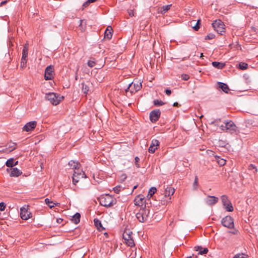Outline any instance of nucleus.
Here are the masks:
<instances>
[{
	"instance_id": "nucleus-1",
	"label": "nucleus",
	"mask_w": 258,
	"mask_h": 258,
	"mask_svg": "<svg viewBox=\"0 0 258 258\" xmlns=\"http://www.w3.org/2000/svg\"><path fill=\"white\" fill-rule=\"evenodd\" d=\"M225 125H221V128L222 131L230 134L237 135L239 133L238 127L232 120L226 121L225 122Z\"/></svg>"
},
{
	"instance_id": "nucleus-2",
	"label": "nucleus",
	"mask_w": 258,
	"mask_h": 258,
	"mask_svg": "<svg viewBox=\"0 0 258 258\" xmlns=\"http://www.w3.org/2000/svg\"><path fill=\"white\" fill-rule=\"evenodd\" d=\"M99 202L101 205L106 207H110L115 205L116 201L112 196L106 194L100 197Z\"/></svg>"
},
{
	"instance_id": "nucleus-3",
	"label": "nucleus",
	"mask_w": 258,
	"mask_h": 258,
	"mask_svg": "<svg viewBox=\"0 0 258 258\" xmlns=\"http://www.w3.org/2000/svg\"><path fill=\"white\" fill-rule=\"evenodd\" d=\"M63 98V96L60 97L57 94L54 93H49L45 96L46 99L49 100L53 105H56L60 101L61 99Z\"/></svg>"
},
{
	"instance_id": "nucleus-4",
	"label": "nucleus",
	"mask_w": 258,
	"mask_h": 258,
	"mask_svg": "<svg viewBox=\"0 0 258 258\" xmlns=\"http://www.w3.org/2000/svg\"><path fill=\"white\" fill-rule=\"evenodd\" d=\"M212 25L214 30L218 34L223 35V33L225 32V25L221 20H216L212 23Z\"/></svg>"
},
{
	"instance_id": "nucleus-5",
	"label": "nucleus",
	"mask_w": 258,
	"mask_h": 258,
	"mask_svg": "<svg viewBox=\"0 0 258 258\" xmlns=\"http://www.w3.org/2000/svg\"><path fill=\"white\" fill-rule=\"evenodd\" d=\"M149 213L150 211L148 209L142 208L137 213L136 217L140 222H144L147 220Z\"/></svg>"
},
{
	"instance_id": "nucleus-6",
	"label": "nucleus",
	"mask_w": 258,
	"mask_h": 258,
	"mask_svg": "<svg viewBox=\"0 0 258 258\" xmlns=\"http://www.w3.org/2000/svg\"><path fill=\"white\" fill-rule=\"evenodd\" d=\"M132 234V232L130 231H125L122 234V237L124 240L125 243L130 247L135 246L134 241L133 239Z\"/></svg>"
},
{
	"instance_id": "nucleus-7",
	"label": "nucleus",
	"mask_w": 258,
	"mask_h": 258,
	"mask_svg": "<svg viewBox=\"0 0 258 258\" xmlns=\"http://www.w3.org/2000/svg\"><path fill=\"white\" fill-rule=\"evenodd\" d=\"M221 224L229 229L234 227V219L230 216H226L221 220Z\"/></svg>"
},
{
	"instance_id": "nucleus-8",
	"label": "nucleus",
	"mask_w": 258,
	"mask_h": 258,
	"mask_svg": "<svg viewBox=\"0 0 258 258\" xmlns=\"http://www.w3.org/2000/svg\"><path fill=\"white\" fill-rule=\"evenodd\" d=\"M87 176L84 172L82 170L78 169V170L75 171L72 177L73 183L74 185H76L79 180L83 178H86Z\"/></svg>"
},
{
	"instance_id": "nucleus-9",
	"label": "nucleus",
	"mask_w": 258,
	"mask_h": 258,
	"mask_svg": "<svg viewBox=\"0 0 258 258\" xmlns=\"http://www.w3.org/2000/svg\"><path fill=\"white\" fill-rule=\"evenodd\" d=\"M142 88V84L138 81L134 80L132 83L128 85L126 91H130L131 93L137 92Z\"/></svg>"
},
{
	"instance_id": "nucleus-10",
	"label": "nucleus",
	"mask_w": 258,
	"mask_h": 258,
	"mask_svg": "<svg viewBox=\"0 0 258 258\" xmlns=\"http://www.w3.org/2000/svg\"><path fill=\"white\" fill-rule=\"evenodd\" d=\"M21 218L24 220H28L32 217V214L28 211V207L24 206L20 208Z\"/></svg>"
},
{
	"instance_id": "nucleus-11",
	"label": "nucleus",
	"mask_w": 258,
	"mask_h": 258,
	"mask_svg": "<svg viewBox=\"0 0 258 258\" xmlns=\"http://www.w3.org/2000/svg\"><path fill=\"white\" fill-rule=\"evenodd\" d=\"M161 112L159 109H156L151 111L150 113V119L152 122H155L159 118Z\"/></svg>"
},
{
	"instance_id": "nucleus-12",
	"label": "nucleus",
	"mask_w": 258,
	"mask_h": 258,
	"mask_svg": "<svg viewBox=\"0 0 258 258\" xmlns=\"http://www.w3.org/2000/svg\"><path fill=\"white\" fill-rule=\"evenodd\" d=\"M53 68L52 66H49L45 70L44 78L46 80H50L53 78Z\"/></svg>"
},
{
	"instance_id": "nucleus-13",
	"label": "nucleus",
	"mask_w": 258,
	"mask_h": 258,
	"mask_svg": "<svg viewBox=\"0 0 258 258\" xmlns=\"http://www.w3.org/2000/svg\"><path fill=\"white\" fill-rule=\"evenodd\" d=\"M159 142L156 139H153L151 141V145L148 149L149 153H153L157 149L158 147L159 146Z\"/></svg>"
},
{
	"instance_id": "nucleus-14",
	"label": "nucleus",
	"mask_w": 258,
	"mask_h": 258,
	"mask_svg": "<svg viewBox=\"0 0 258 258\" xmlns=\"http://www.w3.org/2000/svg\"><path fill=\"white\" fill-rule=\"evenodd\" d=\"M36 121H31L27 123L23 127V131L30 132L34 129L36 126Z\"/></svg>"
},
{
	"instance_id": "nucleus-15",
	"label": "nucleus",
	"mask_w": 258,
	"mask_h": 258,
	"mask_svg": "<svg viewBox=\"0 0 258 258\" xmlns=\"http://www.w3.org/2000/svg\"><path fill=\"white\" fill-rule=\"evenodd\" d=\"M7 171L9 172L11 171L10 173V176L11 177H18L19 176L21 175L22 173V172L18 169L17 168H11L10 169H7Z\"/></svg>"
},
{
	"instance_id": "nucleus-16",
	"label": "nucleus",
	"mask_w": 258,
	"mask_h": 258,
	"mask_svg": "<svg viewBox=\"0 0 258 258\" xmlns=\"http://www.w3.org/2000/svg\"><path fill=\"white\" fill-rule=\"evenodd\" d=\"M218 201V198L215 196H209L206 199V203L209 205H214Z\"/></svg>"
},
{
	"instance_id": "nucleus-17",
	"label": "nucleus",
	"mask_w": 258,
	"mask_h": 258,
	"mask_svg": "<svg viewBox=\"0 0 258 258\" xmlns=\"http://www.w3.org/2000/svg\"><path fill=\"white\" fill-rule=\"evenodd\" d=\"M144 202V198L142 195H138L134 200L135 205L139 206H142Z\"/></svg>"
},
{
	"instance_id": "nucleus-18",
	"label": "nucleus",
	"mask_w": 258,
	"mask_h": 258,
	"mask_svg": "<svg viewBox=\"0 0 258 258\" xmlns=\"http://www.w3.org/2000/svg\"><path fill=\"white\" fill-rule=\"evenodd\" d=\"M196 251H199L198 254L203 255L206 254L208 252V249L206 247H203L201 246H196L194 247Z\"/></svg>"
},
{
	"instance_id": "nucleus-19",
	"label": "nucleus",
	"mask_w": 258,
	"mask_h": 258,
	"mask_svg": "<svg viewBox=\"0 0 258 258\" xmlns=\"http://www.w3.org/2000/svg\"><path fill=\"white\" fill-rule=\"evenodd\" d=\"M112 29L111 26H108L104 32V38L110 40L112 36Z\"/></svg>"
},
{
	"instance_id": "nucleus-20",
	"label": "nucleus",
	"mask_w": 258,
	"mask_h": 258,
	"mask_svg": "<svg viewBox=\"0 0 258 258\" xmlns=\"http://www.w3.org/2000/svg\"><path fill=\"white\" fill-rule=\"evenodd\" d=\"M68 165L73 169H75V171L78 170V169H79L80 167L81 166L80 164L78 162H77V161H75L74 160L70 161L69 162Z\"/></svg>"
},
{
	"instance_id": "nucleus-21",
	"label": "nucleus",
	"mask_w": 258,
	"mask_h": 258,
	"mask_svg": "<svg viewBox=\"0 0 258 258\" xmlns=\"http://www.w3.org/2000/svg\"><path fill=\"white\" fill-rule=\"evenodd\" d=\"M217 84L218 87L226 93H227L230 90L228 85L224 83L218 82Z\"/></svg>"
},
{
	"instance_id": "nucleus-22",
	"label": "nucleus",
	"mask_w": 258,
	"mask_h": 258,
	"mask_svg": "<svg viewBox=\"0 0 258 258\" xmlns=\"http://www.w3.org/2000/svg\"><path fill=\"white\" fill-rule=\"evenodd\" d=\"M175 189L172 187H167L165 189L164 195L165 197H170L174 193Z\"/></svg>"
},
{
	"instance_id": "nucleus-23",
	"label": "nucleus",
	"mask_w": 258,
	"mask_h": 258,
	"mask_svg": "<svg viewBox=\"0 0 258 258\" xmlns=\"http://www.w3.org/2000/svg\"><path fill=\"white\" fill-rule=\"evenodd\" d=\"M94 225L98 230L99 231H103L104 230V228L102 226L101 222L100 220L97 218L94 219Z\"/></svg>"
},
{
	"instance_id": "nucleus-24",
	"label": "nucleus",
	"mask_w": 258,
	"mask_h": 258,
	"mask_svg": "<svg viewBox=\"0 0 258 258\" xmlns=\"http://www.w3.org/2000/svg\"><path fill=\"white\" fill-rule=\"evenodd\" d=\"M28 50H29V46L28 44L26 43L23 47V51H22V56L23 58H27L28 56Z\"/></svg>"
},
{
	"instance_id": "nucleus-25",
	"label": "nucleus",
	"mask_w": 258,
	"mask_h": 258,
	"mask_svg": "<svg viewBox=\"0 0 258 258\" xmlns=\"http://www.w3.org/2000/svg\"><path fill=\"white\" fill-rule=\"evenodd\" d=\"M81 215L79 213H76L72 217V221L73 223L77 224L80 222Z\"/></svg>"
},
{
	"instance_id": "nucleus-26",
	"label": "nucleus",
	"mask_w": 258,
	"mask_h": 258,
	"mask_svg": "<svg viewBox=\"0 0 258 258\" xmlns=\"http://www.w3.org/2000/svg\"><path fill=\"white\" fill-rule=\"evenodd\" d=\"M212 64L214 67H215V68H217L218 69H223L225 65L224 63H222V62H217V61H213L212 62Z\"/></svg>"
},
{
	"instance_id": "nucleus-27",
	"label": "nucleus",
	"mask_w": 258,
	"mask_h": 258,
	"mask_svg": "<svg viewBox=\"0 0 258 258\" xmlns=\"http://www.w3.org/2000/svg\"><path fill=\"white\" fill-rule=\"evenodd\" d=\"M45 202L46 204L50 208H52L54 207V206H57L59 205V203H54L52 201H50L49 199L46 198L45 199Z\"/></svg>"
},
{
	"instance_id": "nucleus-28",
	"label": "nucleus",
	"mask_w": 258,
	"mask_h": 258,
	"mask_svg": "<svg viewBox=\"0 0 258 258\" xmlns=\"http://www.w3.org/2000/svg\"><path fill=\"white\" fill-rule=\"evenodd\" d=\"M223 206L227 211L232 212L233 211V207L231 202H229L225 205H223Z\"/></svg>"
},
{
	"instance_id": "nucleus-29",
	"label": "nucleus",
	"mask_w": 258,
	"mask_h": 258,
	"mask_svg": "<svg viewBox=\"0 0 258 258\" xmlns=\"http://www.w3.org/2000/svg\"><path fill=\"white\" fill-rule=\"evenodd\" d=\"M14 159L13 158L9 159L6 162V165L8 167L12 168L14 166Z\"/></svg>"
},
{
	"instance_id": "nucleus-30",
	"label": "nucleus",
	"mask_w": 258,
	"mask_h": 258,
	"mask_svg": "<svg viewBox=\"0 0 258 258\" xmlns=\"http://www.w3.org/2000/svg\"><path fill=\"white\" fill-rule=\"evenodd\" d=\"M157 189L155 187H152L149 190L147 197L150 198L156 192Z\"/></svg>"
},
{
	"instance_id": "nucleus-31",
	"label": "nucleus",
	"mask_w": 258,
	"mask_h": 258,
	"mask_svg": "<svg viewBox=\"0 0 258 258\" xmlns=\"http://www.w3.org/2000/svg\"><path fill=\"white\" fill-rule=\"evenodd\" d=\"M217 162L218 163V164L220 166H223L226 164V160L223 158H221L219 157H216Z\"/></svg>"
},
{
	"instance_id": "nucleus-32",
	"label": "nucleus",
	"mask_w": 258,
	"mask_h": 258,
	"mask_svg": "<svg viewBox=\"0 0 258 258\" xmlns=\"http://www.w3.org/2000/svg\"><path fill=\"white\" fill-rule=\"evenodd\" d=\"M221 201H222L223 205H225L229 202H230V201L229 200L227 196H226L225 195L222 196L221 197Z\"/></svg>"
},
{
	"instance_id": "nucleus-33",
	"label": "nucleus",
	"mask_w": 258,
	"mask_h": 258,
	"mask_svg": "<svg viewBox=\"0 0 258 258\" xmlns=\"http://www.w3.org/2000/svg\"><path fill=\"white\" fill-rule=\"evenodd\" d=\"M248 169L251 171L253 170V173L254 174H255L258 171L257 167L254 165L252 164L248 165Z\"/></svg>"
},
{
	"instance_id": "nucleus-34",
	"label": "nucleus",
	"mask_w": 258,
	"mask_h": 258,
	"mask_svg": "<svg viewBox=\"0 0 258 258\" xmlns=\"http://www.w3.org/2000/svg\"><path fill=\"white\" fill-rule=\"evenodd\" d=\"M82 91L84 94H87L89 91V87L84 83H82Z\"/></svg>"
},
{
	"instance_id": "nucleus-35",
	"label": "nucleus",
	"mask_w": 258,
	"mask_h": 258,
	"mask_svg": "<svg viewBox=\"0 0 258 258\" xmlns=\"http://www.w3.org/2000/svg\"><path fill=\"white\" fill-rule=\"evenodd\" d=\"M248 64L246 63L241 62L239 63V69L242 70H244L247 68Z\"/></svg>"
},
{
	"instance_id": "nucleus-36",
	"label": "nucleus",
	"mask_w": 258,
	"mask_h": 258,
	"mask_svg": "<svg viewBox=\"0 0 258 258\" xmlns=\"http://www.w3.org/2000/svg\"><path fill=\"white\" fill-rule=\"evenodd\" d=\"M171 5H168L166 6H163L161 8V12L162 13H165L167 12L170 8Z\"/></svg>"
},
{
	"instance_id": "nucleus-37",
	"label": "nucleus",
	"mask_w": 258,
	"mask_h": 258,
	"mask_svg": "<svg viewBox=\"0 0 258 258\" xmlns=\"http://www.w3.org/2000/svg\"><path fill=\"white\" fill-rule=\"evenodd\" d=\"M153 104L155 106H159L164 105L165 103L161 100H155L153 101Z\"/></svg>"
},
{
	"instance_id": "nucleus-38",
	"label": "nucleus",
	"mask_w": 258,
	"mask_h": 258,
	"mask_svg": "<svg viewBox=\"0 0 258 258\" xmlns=\"http://www.w3.org/2000/svg\"><path fill=\"white\" fill-rule=\"evenodd\" d=\"M27 62V58L22 57L21 61V68H25L26 67Z\"/></svg>"
},
{
	"instance_id": "nucleus-39",
	"label": "nucleus",
	"mask_w": 258,
	"mask_h": 258,
	"mask_svg": "<svg viewBox=\"0 0 258 258\" xmlns=\"http://www.w3.org/2000/svg\"><path fill=\"white\" fill-rule=\"evenodd\" d=\"M96 64V61L94 60V59L93 60H89L87 62V64L90 68H93Z\"/></svg>"
},
{
	"instance_id": "nucleus-40",
	"label": "nucleus",
	"mask_w": 258,
	"mask_h": 258,
	"mask_svg": "<svg viewBox=\"0 0 258 258\" xmlns=\"http://www.w3.org/2000/svg\"><path fill=\"white\" fill-rule=\"evenodd\" d=\"M198 186V178L197 176H196L195 180L193 183V189L194 190L197 189Z\"/></svg>"
},
{
	"instance_id": "nucleus-41",
	"label": "nucleus",
	"mask_w": 258,
	"mask_h": 258,
	"mask_svg": "<svg viewBox=\"0 0 258 258\" xmlns=\"http://www.w3.org/2000/svg\"><path fill=\"white\" fill-rule=\"evenodd\" d=\"M233 258H248L247 255L244 253H238L236 254Z\"/></svg>"
},
{
	"instance_id": "nucleus-42",
	"label": "nucleus",
	"mask_w": 258,
	"mask_h": 258,
	"mask_svg": "<svg viewBox=\"0 0 258 258\" xmlns=\"http://www.w3.org/2000/svg\"><path fill=\"white\" fill-rule=\"evenodd\" d=\"M200 25H201V20H198L196 23V24L195 26H192V28L196 31H198L200 27Z\"/></svg>"
},
{
	"instance_id": "nucleus-43",
	"label": "nucleus",
	"mask_w": 258,
	"mask_h": 258,
	"mask_svg": "<svg viewBox=\"0 0 258 258\" xmlns=\"http://www.w3.org/2000/svg\"><path fill=\"white\" fill-rule=\"evenodd\" d=\"M120 188H121V186L120 185H118V186H116L113 187V189L115 193L118 194L119 192V191H120Z\"/></svg>"
},
{
	"instance_id": "nucleus-44",
	"label": "nucleus",
	"mask_w": 258,
	"mask_h": 258,
	"mask_svg": "<svg viewBox=\"0 0 258 258\" xmlns=\"http://www.w3.org/2000/svg\"><path fill=\"white\" fill-rule=\"evenodd\" d=\"M215 36L214 34L210 33L206 36L205 39H212L215 37Z\"/></svg>"
},
{
	"instance_id": "nucleus-45",
	"label": "nucleus",
	"mask_w": 258,
	"mask_h": 258,
	"mask_svg": "<svg viewBox=\"0 0 258 258\" xmlns=\"http://www.w3.org/2000/svg\"><path fill=\"white\" fill-rule=\"evenodd\" d=\"M135 165H136V167L137 168L140 167V166L139 164L138 163V162L140 161V158L138 157H136L135 158Z\"/></svg>"
},
{
	"instance_id": "nucleus-46",
	"label": "nucleus",
	"mask_w": 258,
	"mask_h": 258,
	"mask_svg": "<svg viewBox=\"0 0 258 258\" xmlns=\"http://www.w3.org/2000/svg\"><path fill=\"white\" fill-rule=\"evenodd\" d=\"M5 208H6V204L3 202L0 203V211H3L5 210Z\"/></svg>"
},
{
	"instance_id": "nucleus-47",
	"label": "nucleus",
	"mask_w": 258,
	"mask_h": 258,
	"mask_svg": "<svg viewBox=\"0 0 258 258\" xmlns=\"http://www.w3.org/2000/svg\"><path fill=\"white\" fill-rule=\"evenodd\" d=\"M181 78L184 81H187L189 79V76L187 74H182L181 75Z\"/></svg>"
},
{
	"instance_id": "nucleus-48",
	"label": "nucleus",
	"mask_w": 258,
	"mask_h": 258,
	"mask_svg": "<svg viewBox=\"0 0 258 258\" xmlns=\"http://www.w3.org/2000/svg\"><path fill=\"white\" fill-rule=\"evenodd\" d=\"M16 145L15 143H13V145H12L10 147V148H11V149L9 151V152H11V151H13L14 150H15L16 148Z\"/></svg>"
},
{
	"instance_id": "nucleus-49",
	"label": "nucleus",
	"mask_w": 258,
	"mask_h": 258,
	"mask_svg": "<svg viewBox=\"0 0 258 258\" xmlns=\"http://www.w3.org/2000/svg\"><path fill=\"white\" fill-rule=\"evenodd\" d=\"M89 4H90V3H88V0H87L86 2H85L83 4V5L82 6V7H83L82 9H84L85 8L89 6Z\"/></svg>"
},
{
	"instance_id": "nucleus-50",
	"label": "nucleus",
	"mask_w": 258,
	"mask_h": 258,
	"mask_svg": "<svg viewBox=\"0 0 258 258\" xmlns=\"http://www.w3.org/2000/svg\"><path fill=\"white\" fill-rule=\"evenodd\" d=\"M165 92V93L168 96H169L171 93V91L168 89H166Z\"/></svg>"
},
{
	"instance_id": "nucleus-51",
	"label": "nucleus",
	"mask_w": 258,
	"mask_h": 258,
	"mask_svg": "<svg viewBox=\"0 0 258 258\" xmlns=\"http://www.w3.org/2000/svg\"><path fill=\"white\" fill-rule=\"evenodd\" d=\"M7 152V148L0 149V152L6 153Z\"/></svg>"
},
{
	"instance_id": "nucleus-52",
	"label": "nucleus",
	"mask_w": 258,
	"mask_h": 258,
	"mask_svg": "<svg viewBox=\"0 0 258 258\" xmlns=\"http://www.w3.org/2000/svg\"><path fill=\"white\" fill-rule=\"evenodd\" d=\"M7 3V1H2L1 3H0V6H3V5H4L5 4H6Z\"/></svg>"
},
{
	"instance_id": "nucleus-53",
	"label": "nucleus",
	"mask_w": 258,
	"mask_h": 258,
	"mask_svg": "<svg viewBox=\"0 0 258 258\" xmlns=\"http://www.w3.org/2000/svg\"><path fill=\"white\" fill-rule=\"evenodd\" d=\"M97 0H88V3H89L90 4L94 3Z\"/></svg>"
},
{
	"instance_id": "nucleus-54",
	"label": "nucleus",
	"mask_w": 258,
	"mask_h": 258,
	"mask_svg": "<svg viewBox=\"0 0 258 258\" xmlns=\"http://www.w3.org/2000/svg\"><path fill=\"white\" fill-rule=\"evenodd\" d=\"M129 14V15L131 16V17H133L134 16V13L133 11H131L128 13Z\"/></svg>"
},
{
	"instance_id": "nucleus-55",
	"label": "nucleus",
	"mask_w": 258,
	"mask_h": 258,
	"mask_svg": "<svg viewBox=\"0 0 258 258\" xmlns=\"http://www.w3.org/2000/svg\"><path fill=\"white\" fill-rule=\"evenodd\" d=\"M173 106L178 107L179 106V104L177 102H174L173 104Z\"/></svg>"
},
{
	"instance_id": "nucleus-56",
	"label": "nucleus",
	"mask_w": 258,
	"mask_h": 258,
	"mask_svg": "<svg viewBox=\"0 0 258 258\" xmlns=\"http://www.w3.org/2000/svg\"><path fill=\"white\" fill-rule=\"evenodd\" d=\"M62 219H57V222L59 223H60L61 221H62Z\"/></svg>"
},
{
	"instance_id": "nucleus-57",
	"label": "nucleus",
	"mask_w": 258,
	"mask_h": 258,
	"mask_svg": "<svg viewBox=\"0 0 258 258\" xmlns=\"http://www.w3.org/2000/svg\"><path fill=\"white\" fill-rule=\"evenodd\" d=\"M18 161H17L16 162H14V166L18 165Z\"/></svg>"
},
{
	"instance_id": "nucleus-58",
	"label": "nucleus",
	"mask_w": 258,
	"mask_h": 258,
	"mask_svg": "<svg viewBox=\"0 0 258 258\" xmlns=\"http://www.w3.org/2000/svg\"><path fill=\"white\" fill-rule=\"evenodd\" d=\"M203 56V53H201V55H200V57H202Z\"/></svg>"
},
{
	"instance_id": "nucleus-59",
	"label": "nucleus",
	"mask_w": 258,
	"mask_h": 258,
	"mask_svg": "<svg viewBox=\"0 0 258 258\" xmlns=\"http://www.w3.org/2000/svg\"><path fill=\"white\" fill-rule=\"evenodd\" d=\"M137 187V185H135V186L134 187L133 189H136Z\"/></svg>"
},
{
	"instance_id": "nucleus-60",
	"label": "nucleus",
	"mask_w": 258,
	"mask_h": 258,
	"mask_svg": "<svg viewBox=\"0 0 258 258\" xmlns=\"http://www.w3.org/2000/svg\"><path fill=\"white\" fill-rule=\"evenodd\" d=\"M187 258H192L191 256H187Z\"/></svg>"
},
{
	"instance_id": "nucleus-61",
	"label": "nucleus",
	"mask_w": 258,
	"mask_h": 258,
	"mask_svg": "<svg viewBox=\"0 0 258 258\" xmlns=\"http://www.w3.org/2000/svg\"><path fill=\"white\" fill-rule=\"evenodd\" d=\"M82 21H83V20H80L81 24L82 23Z\"/></svg>"
}]
</instances>
